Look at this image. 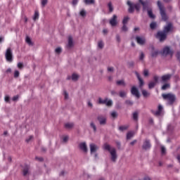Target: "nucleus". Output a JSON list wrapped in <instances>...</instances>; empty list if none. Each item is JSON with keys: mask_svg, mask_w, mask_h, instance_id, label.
<instances>
[{"mask_svg": "<svg viewBox=\"0 0 180 180\" xmlns=\"http://www.w3.org/2000/svg\"><path fill=\"white\" fill-rule=\"evenodd\" d=\"M139 2L142 5L143 12L147 11L149 18L150 19H155V15L153 14V9L151 8V6H150L148 0L145 1L143 0H139Z\"/></svg>", "mask_w": 180, "mask_h": 180, "instance_id": "obj_1", "label": "nucleus"}, {"mask_svg": "<svg viewBox=\"0 0 180 180\" xmlns=\"http://www.w3.org/2000/svg\"><path fill=\"white\" fill-rule=\"evenodd\" d=\"M103 150H105V151H108L111 155V161L112 162H116V160H117V153L116 152V148H111L110 145L108 143H104L103 146Z\"/></svg>", "mask_w": 180, "mask_h": 180, "instance_id": "obj_2", "label": "nucleus"}, {"mask_svg": "<svg viewBox=\"0 0 180 180\" xmlns=\"http://www.w3.org/2000/svg\"><path fill=\"white\" fill-rule=\"evenodd\" d=\"M157 4L160 11L162 20H164V22H167L168 20V15H167V12L165 11V7H164V5H162L160 1H158Z\"/></svg>", "mask_w": 180, "mask_h": 180, "instance_id": "obj_3", "label": "nucleus"}, {"mask_svg": "<svg viewBox=\"0 0 180 180\" xmlns=\"http://www.w3.org/2000/svg\"><path fill=\"white\" fill-rule=\"evenodd\" d=\"M162 96L165 101H167L169 105H174L175 101H176V96L175 94L168 93V94H163Z\"/></svg>", "mask_w": 180, "mask_h": 180, "instance_id": "obj_4", "label": "nucleus"}, {"mask_svg": "<svg viewBox=\"0 0 180 180\" xmlns=\"http://www.w3.org/2000/svg\"><path fill=\"white\" fill-rule=\"evenodd\" d=\"M127 4L129 6L128 12L129 13H133L134 12V9L139 12L140 11V4H132L131 1H127Z\"/></svg>", "mask_w": 180, "mask_h": 180, "instance_id": "obj_5", "label": "nucleus"}, {"mask_svg": "<svg viewBox=\"0 0 180 180\" xmlns=\"http://www.w3.org/2000/svg\"><path fill=\"white\" fill-rule=\"evenodd\" d=\"M5 57L6 61H8V63H12V61H13V53H12V49L11 48L6 49Z\"/></svg>", "mask_w": 180, "mask_h": 180, "instance_id": "obj_6", "label": "nucleus"}, {"mask_svg": "<svg viewBox=\"0 0 180 180\" xmlns=\"http://www.w3.org/2000/svg\"><path fill=\"white\" fill-rule=\"evenodd\" d=\"M164 108H162V105H159L158 106V110L154 111V110H151V113H153V115H154V116L158 117V116H162V115H163L164 112Z\"/></svg>", "mask_w": 180, "mask_h": 180, "instance_id": "obj_7", "label": "nucleus"}, {"mask_svg": "<svg viewBox=\"0 0 180 180\" xmlns=\"http://www.w3.org/2000/svg\"><path fill=\"white\" fill-rule=\"evenodd\" d=\"M156 39H158L160 41H164L167 39V34L164 31H158L156 34Z\"/></svg>", "mask_w": 180, "mask_h": 180, "instance_id": "obj_8", "label": "nucleus"}, {"mask_svg": "<svg viewBox=\"0 0 180 180\" xmlns=\"http://www.w3.org/2000/svg\"><path fill=\"white\" fill-rule=\"evenodd\" d=\"M131 94L134 96H136L137 99L140 98V92L139 91V89L134 86H133L131 89Z\"/></svg>", "mask_w": 180, "mask_h": 180, "instance_id": "obj_9", "label": "nucleus"}, {"mask_svg": "<svg viewBox=\"0 0 180 180\" xmlns=\"http://www.w3.org/2000/svg\"><path fill=\"white\" fill-rule=\"evenodd\" d=\"M173 29H174V26L172 25V23L169 22V23H167V25H165L164 27L163 32L166 34H168V33H169V32H172Z\"/></svg>", "mask_w": 180, "mask_h": 180, "instance_id": "obj_10", "label": "nucleus"}, {"mask_svg": "<svg viewBox=\"0 0 180 180\" xmlns=\"http://www.w3.org/2000/svg\"><path fill=\"white\" fill-rule=\"evenodd\" d=\"M109 23L112 27L117 25V15H113L112 18L110 19Z\"/></svg>", "mask_w": 180, "mask_h": 180, "instance_id": "obj_11", "label": "nucleus"}, {"mask_svg": "<svg viewBox=\"0 0 180 180\" xmlns=\"http://www.w3.org/2000/svg\"><path fill=\"white\" fill-rule=\"evenodd\" d=\"M162 56H168V54H169V56H173L174 51H171L169 47L165 46L162 50Z\"/></svg>", "mask_w": 180, "mask_h": 180, "instance_id": "obj_12", "label": "nucleus"}, {"mask_svg": "<svg viewBox=\"0 0 180 180\" xmlns=\"http://www.w3.org/2000/svg\"><path fill=\"white\" fill-rule=\"evenodd\" d=\"M143 150H149L151 148V143H150V140L146 139L142 146Z\"/></svg>", "mask_w": 180, "mask_h": 180, "instance_id": "obj_13", "label": "nucleus"}, {"mask_svg": "<svg viewBox=\"0 0 180 180\" xmlns=\"http://www.w3.org/2000/svg\"><path fill=\"white\" fill-rule=\"evenodd\" d=\"M79 147L83 153H88V147L86 146V143L85 142L80 143L79 144Z\"/></svg>", "mask_w": 180, "mask_h": 180, "instance_id": "obj_14", "label": "nucleus"}, {"mask_svg": "<svg viewBox=\"0 0 180 180\" xmlns=\"http://www.w3.org/2000/svg\"><path fill=\"white\" fill-rule=\"evenodd\" d=\"M97 120H98L101 126H104V124H106V117L100 115L97 117Z\"/></svg>", "mask_w": 180, "mask_h": 180, "instance_id": "obj_15", "label": "nucleus"}, {"mask_svg": "<svg viewBox=\"0 0 180 180\" xmlns=\"http://www.w3.org/2000/svg\"><path fill=\"white\" fill-rule=\"evenodd\" d=\"M172 77V75H171V74L162 75L161 77L162 82L165 84V82H167V81H169V79H171Z\"/></svg>", "mask_w": 180, "mask_h": 180, "instance_id": "obj_16", "label": "nucleus"}, {"mask_svg": "<svg viewBox=\"0 0 180 180\" xmlns=\"http://www.w3.org/2000/svg\"><path fill=\"white\" fill-rule=\"evenodd\" d=\"M135 75H136V77L139 81V86L140 88H141V86L144 85V81L143 80V79H141V77L140 76V74L139 73V72H135Z\"/></svg>", "mask_w": 180, "mask_h": 180, "instance_id": "obj_17", "label": "nucleus"}, {"mask_svg": "<svg viewBox=\"0 0 180 180\" xmlns=\"http://www.w3.org/2000/svg\"><path fill=\"white\" fill-rule=\"evenodd\" d=\"M99 147L98 146L95 145V143H91L90 144V152L92 154L93 153H96V150H98Z\"/></svg>", "mask_w": 180, "mask_h": 180, "instance_id": "obj_18", "label": "nucleus"}, {"mask_svg": "<svg viewBox=\"0 0 180 180\" xmlns=\"http://www.w3.org/2000/svg\"><path fill=\"white\" fill-rule=\"evenodd\" d=\"M158 54H160V51L155 50L154 46H152L151 57L155 58L158 56Z\"/></svg>", "mask_w": 180, "mask_h": 180, "instance_id": "obj_19", "label": "nucleus"}, {"mask_svg": "<svg viewBox=\"0 0 180 180\" xmlns=\"http://www.w3.org/2000/svg\"><path fill=\"white\" fill-rule=\"evenodd\" d=\"M72 47H74V42L72 41V37H69L67 48L71 49Z\"/></svg>", "mask_w": 180, "mask_h": 180, "instance_id": "obj_20", "label": "nucleus"}, {"mask_svg": "<svg viewBox=\"0 0 180 180\" xmlns=\"http://www.w3.org/2000/svg\"><path fill=\"white\" fill-rule=\"evenodd\" d=\"M136 40L138 43V44H144V43H146V39L144 38H141L140 37H136Z\"/></svg>", "mask_w": 180, "mask_h": 180, "instance_id": "obj_21", "label": "nucleus"}, {"mask_svg": "<svg viewBox=\"0 0 180 180\" xmlns=\"http://www.w3.org/2000/svg\"><path fill=\"white\" fill-rule=\"evenodd\" d=\"M106 102H108V98L102 99V98H98V103L100 105H105Z\"/></svg>", "mask_w": 180, "mask_h": 180, "instance_id": "obj_22", "label": "nucleus"}, {"mask_svg": "<svg viewBox=\"0 0 180 180\" xmlns=\"http://www.w3.org/2000/svg\"><path fill=\"white\" fill-rule=\"evenodd\" d=\"M65 129H72L74 127V123L68 122L65 124Z\"/></svg>", "mask_w": 180, "mask_h": 180, "instance_id": "obj_23", "label": "nucleus"}, {"mask_svg": "<svg viewBox=\"0 0 180 180\" xmlns=\"http://www.w3.org/2000/svg\"><path fill=\"white\" fill-rule=\"evenodd\" d=\"M39 11H35L33 16V20L34 21L37 20V19H39Z\"/></svg>", "mask_w": 180, "mask_h": 180, "instance_id": "obj_24", "label": "nucleus"}, {"mask_svg": "<svg viewBox=\"0 0 180 180\" xmlns=\"http://www.w3.org/2000/svg\"><path fill=\"white\" fill-rule=\"evenodd\" d=\"M86 5H92L95 4V0H84Z\"/></svg>", "mask_w": 180, "mask_h": 180, "instance_id": "obj_25", "label": "nucleus"}, {"mask_svg": "<svg viewBox=\"0 0 180 180\" xmlns=\"http://www.w3.org/2000/svg\"><path fill=\"white\" fill-rule=\"evenodd\" d=\"M171 85L169 83H165L162 86V90L165 91L170 88Z\"/></svg>", "mask_w": 180, "mask_h": 180, "instance_id": "obj_26", "label": "nucleus"}, {"mask_svg": "<svg viewBox=\"0 0 180 180\" xmlns=\"http://www.w3.org/2000/svg\"><path fill=\"white\" fill-rule=\"evenodd\" d=\"M23 175L24 176H26V175H27V174H29V166H26L24 169H23Z\"/></svg>", "mask_w": 180, "mask_h": 180, "instance_id": "obj_27", "label": "nucleus"}, {"mask_svg": "<svg viewBox=\"0 0 180 180\" xmlns=\"http://www.w3.org/2000/svg\"><path fill=\"white\" fill-rule=\"evenodd\" d=\"M129 129V126L128 125H123V126H120L119 127V130L120 131H124V130H127Z\"/></svg>", "mask_w": 180, "mask_h": 180, "instance_id": "obj_28", "label": "nucleus"}, {"mask_svg": "<svg viewBox=\"0 0 180 180\" xmlns=\"http://www.w3.org/2000/svg\"><path fill=\"white\" fill-rule=\"evenodd\" d=\"M141 92L144 98H148V96L150 95V93H148V91H147L146 90H142Z\"/></svg>", "mask_w": 180, "mask_h": 180, "instance_id": "obj_29", "label": "nucleus"}, {"mask_svg": "<svg viewBox=\"0 0 180 180\" xmlns=\"http://www.w3.org/2000/svg\"><path fill=\"white\" fill-rule=\"evenodd\" d=\"M79 78V76L75 73H73L72 75V81H78V79Z\"/></svg>", "mask_w": 180, "mask_h": 180, "instance_id": "obj_30", "label": "nucleus"}, {"mask_svg": "<svg viewBox=\"0 0 180 180\" xmlns=\"http://www.w3.org/2000/svg\"><path fill=\"white\" fill-rule=\"evenodd\" d=\"M133 136H134V134L132 131H129L127 134V140H130Z\"/></svg>", "mask_w": 180, "mask_h": 180, "instance_id": "obj_31", "label": "nucleus"}, {"mask_svg": "<svg viewBox=\"0 0 180 180\" xmlns=\"http://www.w3.org/2000/svg\"><path fill=\"white\" fill-rule=\"evenodd\" d=\"M25 41L27 44H29V46H33V42H32V39H30V37H26Z\"/></svg>", "mask_w": 180, "mask_h": 180, "instance_id": "obj_32", "label": "nucleus"}, {"mask_svg": "<svg viewBox=\"0 0 180 180\" xmlns=\"http://www.w3.org/2000/svg\"><path fill=\"white\" fill-rule=\"evenodd\" d=\"M133 120H135V122L139 120V113L137 112L133 113Z\"/></svg>", "mask_w": 180, "mask_h": 180, "instance_id": "obj_33", "label": "nucleus"}, {"mask_svg": "<svg viewBox=\"0 0 180 180\" xmlns=\"http://www.w3.org/2000/svg\"><path fill=\"white\" fill-rule=\"evenodd\" d=\"M156 84H157L155 82H149V84H148L149 89H153V88H154V86H155Z\"/></svg>", "mask_w": 180, "mask_h": 180, "instance_id": "obj_34", "label": "nucleus"}, {"mask_svg": "<svg viewBox=\"0 0 180 180\" xmlns=\"http://www.w3.org/2000/svg\"><path fill=\"white\" fill-rule=\"evenodd\" d=\"M150 29H152V30H154V29H155L157 27V22H151L150 25Z\"/></svg>", "mask_w": 180, "mask_h": 180, "instance_id": "obj_35", "label": "nucleus"}, {"mask_svg": "<svg viewBox=\"0 0 180 180\" xmlns=\"http://www.w3.org/2000/svg\"><path fill=\"white\" fill-rule=\"evenodd\" d=\"M117 85H122L123 86H126V83L124 80H118L117 81Z\"/></svg>", "mask_w": 180, "mask_h": 180, "instance_id": "obj_36", "label": "nucleus"}, {"mask_svg": "<svg viewBox=\"0 0 180 180\" xmlns=\"http://www.w3.org/2000/svg\"><path fill=\"white\" fill-rule=\"evenodd\" d=\"M108 7L109 8V12L110 13L113 12V6L112 5V2H109L108 4Z\"/></svg>", "mask_w": 180, "mask_h": 180, "instance_id": "obj_37", "label": "nucleus"}, {"mask_svg": "<svg viewBox=\"0 0 180 180\" xmlns=\"http://www.w3.org/2000/svg\"><path fill=\"white\" fill-rule=\"evenodd\" d=\"M129 19H130L128 16L124 17V19L122 20V25H127V22H129Z\"/></svg>", "mask_w": 180, "mask_h": 180, "instance_id": "obj_38", "label": "nucleus"}, {"mask_svg": "<svg viewBox=\"0 0 180 180\" xmlns=\"http://www.w3.org/2000/svg\"><path fill=\"white\" fill-rule=\"evenodd\" d=\"M104 46H105V44H103V41H98V49H103Z\"/></svg>", "mask_w": 180, "mask_h": 180, "instance_id": "obj_39", "label": "nucleus"}, {"mask_svg": "<svg viewBox=\"0 0 180 180\" xmlns=\"http://www.w3.org/2000/svg\"><path fill=\"white\" fill-rule=\"evenodd\" d=\"M19 75H20V73L19 72V70H15V72H14V78H18Z\"/></svg>", "mask_w": 180, "mask_h": 180, "instance_id": "obj_40", "label": "nucleus"}, {"mask_svg": "<svg viewBox=\"0 0 180 180\" xmlns=\"http://www.w3.org/2000/svg\"><path fill=\"white\" fill-rule=\"evenodd\" d=\"M106 106H112L113 105V103L112 102V100H108L105 103Z\"/></svg>", "mask_w": 180, "mask_h": 180, "instance_id": "obj_41", "label": "nucleus"}, {"mask_svg": "<svg viewBox=\"0 0 180 180\" xmlns=\"http://www.w3.org/2000/svg\"><path fill=\"white\" fill-rule=\"evenodd\" d=\"M122 32H127L128 28H127V25H126V24H123V26L122 27Z\"/></svg>", "mask_w": 180, "mask_h": 180, "instance_id": "obj_42", "label": "nucleus"}, {"mask_svg": "<svg viewBox=\"0 0 180 180\" xmlns=\"http://www.w3.org/2000/svg\"><path fill=\"white\" fill-rule=\"evenodd\" d=\"M91 127H92V129H94V131H96V126L95 125V124L94 122H91L90 124Z\"/></svg>", "mask_w": 180, "mask_h": 180, "instance_id": "obj_43", "label": "nucleus"}, {"mask_svg": "<svg viewBox=\"0 0 180 180\" xmlns=\"http://www.w3.org/2000/svg\"><path fill=\"white\" fill-rule=\"evenodd\" d=\"M120 98H124V96H126V92L120 91Z\"/></svg>", "mask_w": 180, "mask_h": 180, "instance_id": "obj_44", "label": "nucleus"}, {"mask_svg": "<svg viewBox=\"0 0 180 180\" xmlns=\"http://www.w3.org/2000/svg\"><path fill=\"white\" fill-rule=\"evenodd\" d=\"M165 153H167V150L165 149V147L161 146V153L165 154Z\"/></svg>", "mask_w": 180, "mask_h": 180, "instance_id": "obj_45", "label": "nucleus"}, {"mask_svg": "<svg viewBox=\"0 0 180 180\" xmlns=\"http://www.w3.org/2000/svg\"><path fill=\"white\" fill-rule=\"evenodd\" d=\"M111 116L112 117H117V112H116V111H113L112 112H111Z\"/></svg>", "mask_w": 180, "mask_h": 180, "instance_id": "obj_46", "label": "nucleus"}, {"mask_svg": "<svg viewBox=\"0 0 180 180\" xmlns=\"http://www.w3.org/2000/svg\"><path fill=\"white\" fill-rule=\"evenodd\" d=\"M143 75H144V77H148V70L145 69L143 70Z\"/></svg>", "mask_w": 180, "mask_h": 180, "instance_id": "obj_47", "label": "nucleus"}, {"mask_svg": "<svg viewBox=\"0 0 180 180\" xmlns=\"http://www.w3.org/2000/svg\"><path fill=\"white\" fill-rule=\"evenodd\" d=\"M80 16H86V12H85L84 11V10H82L81 11H80Z\"/></svg>", "mask_w": 180, "mask_h": 180, "instance_id": "obj_48", "label": "nucleus"}, {"mask_svg": "<svg viewBox=\"0 0 180 180\" xmlns=\"http://www.w3.org/2000/svg\"><path fill=\"white\" fill-rule=\"evenodd\" d=\"M17 66H18V68H19L20 70H22V68H23V63H18Z\"/></svg>", "mask_w": 180, "mask_h": 180, "instance_id": "obj_49", "label": "nucleus"}, {"mask_svg": "<svg viewBox=\"0 0 180 180\" xmlns=\"http://www.w3.org/2000/svg\"><path fill=\"white\" fill-rule=\"evenodd\" d=\"M56 53L57 54H60V53H61V48L58 47V48H56V50H55Z\"/></svg>", "mask_w": 180, "mask_h": 180, "instance_id": "obj_50", "label": "nucleus"}, {"mask_svg": "<svg viewBox=\"0 0 180 180\" xmlns=\"http://www.w3.org/2000/svg\"><path fill=\"white\" fill-rule=\"evenodd\" d=\"M47 0H42L41 1V5L42 6H46V5H47Z\"/></svg>", "mask_w": 180, "mask_h": 180, "instance_id": "obj_51", "label": "nucleus"}, {"mask_svg": "<svg viewBox=\"0 0 180 180\" xmlns=\"http://www.w3.org/2000/svg\"><path fill=\"white\" fill-rule=\"evenodd\" d=\"M139 59H140L141 60H144V53L141 52V55H140Z\"/></svg>", "mask_w": 180, "mask_h": 180, "instance_id": "obj_52", "label": "nucleus"}, {"mask_svg": "<svg viewBox=\"0 0 180 180\" xmlns=\"http://www.w3.org/2000/svg\"><path fill=\"white\" fill-rule=\"evenodd\" d=\"M176 57L179 61H180V51H178L176 54Z\"/></svg>", "mask_w": 180, "mask_h": 180, "instance_id": "obj_53", "label": "nucleus"}, {"mask_svg": "<svg viewBox=\"0 0 180 180\" xmlns=\"http://www.w3.org/2000/svg\"><path fill=\"white\" fill-rule=\"evenodd\" d=\"M153 79L155 81L154 82H155V84H157V82H158V76H154Z\"/></svg>", "mask_w": 180, "mask_h": 180, "instance_id": "obj_54", "label": "nucleus"}, {"mask_svg": "<svg viewBox=\"0 0 180 180\" xmlns=\"http://www.w3.org/2000/svg\"><path fill=\"white\" fill-rule=\"evenodd\" d=\"M33 139V136H30L28 139H26V142L29 143V141H30V140H32Z\"/></svg>", "mask_w": 180, "mask_h": 180, "instance_id": "obj_55", "label": "nucleus"}, {"mask_svg": "<svg viewBox=\"0 0 180 180\" xmlns=\"http://www.w3.org/2000/svg\"><path fill=\"white\" fill-rule=\"evenodd\" d=\"M63 141L66 143V141H68V136H65L63 137Z\"/></svg>", "mask_w": 180, "mask_h": 180, "instance_id": "obj_56", "label": "nucleus"}, {"mask_svg": "<svg viewBox=\"0 0 180 180\" xmlns=\"http://www.w3.org/2000/svg\"><path fill=\"white\" fill-rule=\"evenodd\" d=\"M64 95L65 99H68V93H67V91H64Z\"/></svg>", "mask_w": 180, "mask_h": 180, "instance_id": "obj_57", "label": "nucleus"}, {"mask_svg": "<svg viewBox=\"0 0 180 180\" xmlns=\"http://www.w3.org/2000/svg\"><path fill=\"white\" fill-rule=\"evenodd\" d=\"M19 99V96H15L13 97V101L15 102V101H18Z\"/></svg>", "mask_w": 180, "mask_h": 180, "instance_id": "obj_58", "label": "nucleus"}, {"mask_svg": "<svg viewBox=\"0 0 180 180\" xmlns=\"http://www.w3.org/2000/svg\"><path fill=\"white\" fill-rule=\"evenodd\" d=\"M126 103H127V105H133V102L131 101H129V100H127L126 101Z\"/></svg>", "mask_w": 180, "mask_h": 180, "instance_id": "obj_59", "label": "nucleus"}, {"mask_svg": "<svg viewBox=\"0 0 180 180\" xmlns=\"http://www.w3.org/2000/svg\"><path fill=\"white\" fill-rule=\"evenodd\" d=\"M116 39H117V41H118V43H120V36H119V34L116 36Z\"/></svg>", "mask_w": 180, "mask_h": 180, "instance_id": "obj_60", "label": "nucleus"}, {"mask_svg": "<svg viewBox=\"0 0 180 180\" xmlns=\"http://www.w3.org/2000/svg\"><path fill=\"white\" fill-rule=\"evenodd\" d=\"M9 100H10L9 96H6L5 97V102H9Z\"/></svg>", "mask_w": 180, "mask_h": 180, "instance_id": "obj_61", "label": "nucleus"}, {"mask_svg": "<svg viewBox=\"0 0 180 180\" xmlns=\"http://www.w3.org/2000/svg\"><path fill=\"white\" fill-rule=\"evenodd\" d=\"M72 5H77V4H78V0H72Z\"/></svg>", "mask_w": 180, "mask_h": 180, "instance_id": "obj_62", "label": "nucleus"}, {"mask_svg": "<svg viewBox=\"0 0 180 180\" xmlns=\"http://www.w3.org/2000/svg\"><path fill=\"white\" fill-rule=\"evenodd\" d=\"M36 160H37L38 161H39L40 162H43V158H36Z\"/></svg>", "mask_w": 180, "mask_h": 180, "instance_id": "obj_63", "label": "nucleus"}, {"mask_svg": "<svg viewBox=\"0 0 180 180\" xmlns=\"http://www.w3.org/2000/svg\"><path fill=\"white\" fill-rule=\"evenodd\" d=\"M108 71H109L110 72H113V68H108Z\"/></svg>", "mask_w": 180, "mask_h": 180, "instance_id": "obj_64", "label": "nucleus"}]
</instances>
